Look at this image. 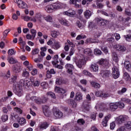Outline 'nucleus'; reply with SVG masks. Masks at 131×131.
Segmentation results:
<instances>
[{"instance_id": "25", "label": "nucleus", "mask_w": 131, "mask_h": 131, "mask_svg": "<svg viewBox=\"0 0 131 131\" xmlns=\"http://www.w3.org/2000/svg\"><path fill=\"white\" fill-rule=\"evenodd\" d=\"M126 120V118L124 116L121 115L119 117L117 121L118 123L121 124L123 122H124Z\"/></svg>"}, {"instance_id": "14", "label": "nucleus", "mask_w": 131, "mask_h": 131, "mask_svg": "<svg viewBox=\"0 0 131 131\" xmlns=\"http://www.w3.org/2000/svg\"><path fill=\"white\" fill-rule=\"evenodd\" d=\"M63 15H66L67 16H69L70 17H73V16L75 15V11L73 10H69L68 11H64L63 13Z\"/></svg>"}, {"instance_id": "59", "label": "nucleus", "mask_w": 131, "mask_h": 131, "mask_svg": "<svg viewBox=\"0 0 131 131\" xmlns=\"http://www.w3.org/2000/svg\"><path fill=\"white\" fill-rule=\"evenodd\" d=\"M14 53L15 51H14V49H9L8 51V55H10V56L14 55Z\"/></svg>"}, {"instance_id": "35", "label": "nucleus", "mask_w": 131, "mask_h": 131, "mask_svg": "<svg viewBox=\"0 0 131 131\" xmlns=\"http://www.w3.org/2000/svg\"><path fill=\"white\" fill-rule=\"evenodd\" d=\"M8 62L9 64H16L18 61H17V59L13 57H10L8 59Z\"/></svg>"}, {"instance_id": "19", "label": "nucleus", "mask_w": 131, "mask_h": 131, "mask_svg": "<svg viewBox=\"0 0 131 131\" xmlns=\"http://www.w3.org/2000/svg\"><path fill=\"white\" fill-rule=\"evenodd\" d=\"M53 115L56 118H61V117L63 116V113L59 110L55 111L53 113Z\"/></svg>"}, {"instance_id": "22", "label": "nucleus", "mask_w": 131, "mask_h": 131, "mask_svg": "<svg viewBox=\"0 0 131 131\" xmlns=\"http://www.w3.org/2000/svg\"><path fill=\"white\" fill-rule=\"evenodd\" d=\"M55 92H56V93H58V94H65V93H66V90L58 86H56Z\"/></svg>"}, {"instance_id": "16", "label": "nucleus", "mask_w": 131, "mask_h": 131, "mask_svg": "<svg viewBox=\"0 0 131 131\" xmlns=\"http://www.w3.org/2000/svg\"><path fill=\"white\" fill-rule=\"evenodd\" d=\"M67 82L66 80H64L61 77L56 78V83L58 85H60V84H66Z\"/></svg>"}, {"instance_id": "48", "label": "nucleus", "mask_w": 131, "mask_h": 131, "mask_svg": "<svg viewBox=\"0 0 131 131\" xmlns=\"http://www.w3.org/2000/svg\"><path fill=\"white\" fill-rule=\"evenodd\" d=\"M47 95L49 96V97H51L52 99H56V95H55V94L53 92H48Z\"/></svg>"}, {"instance_id": "13", "label": "nucleus", "mask_w": 131, "mask_h": 131, "mask_svg": "<svg viewBox=\"0 0 131 131\" xmlns=\"http://www.w3.org/2000/svg\"><path fill=\"white\" fill-rule=\"evenodd\" d=\"M52 6L54 11L62 9V5L61 4V3L59 2L52 4Z\"/></svg>"}, {"instance_id": "45", "label": "nucleus", "mask_w": 131, "mask_h": 131, "mask_svg": "<svg viewBox=\"0 0 131 131\" xmlns=\"http://www.w3.org/2000/svg\"><path fill=\"white\" fill-rule=\"evenodd\" d=\"M97 115H98V113L97 112H93L91 115V119H93V120H96V117H97Z\"/></svg>"}, {"instance_id": "31", "label": "nucleus", "mask_w": 131, "mask_h": 131, "mask_svg": "<svg viewBox=\"0 0 131 131\" xmlns=\"http://www.w3.org/2000/svg\"><path fill=\"white\" fill-rule=\"evenodd\" d=\"M117 108H120L121 109H123L124 108V103L121 101H119L116 102Z\"/></svg>"}, {"instance_id": "2", "label": "nucleus", "mask_w": 131, "mask_h": 131, "mask_svg": "<svg viewBox=\"0 0 131 131\" xmlns=\"http://www.w3.org/2000/svg\"><path fill=\"white\" fill-rule=\"evenodd\" d=\"M98 64L103 67V68L108 69V67H110V63H109V61L107 59H105L104 58L101 59L98 62Z\"/></svg>"}, {"instance_id": "34", "label": "nucleus", "mask_w": 131, "mask_h": 131, "mask_svg": "<svg viewBox=\"0 0 131 131\" xmlns=\"http://www.w3.org/2000/svg\"><path fill=\"white\" fill-rule=\"evenodd\" d=\"M124 37L127 41H131V31H129V34L124 35Z\"/></svg>"}, {"instance_id": "23", "label": "nucleus", "mask_w": 131, "mask_h": 131, "mask_svg": "<svg viewBox=\"0 0 131 131\" xmlns=\"http://www.w3.org/2000/svg\"><path fill=\"white\" fill-rule=\"evenodd\" d=\"M117 108V104H116V102L110 103V109L111 111H115Z\"/></svg>"}, {"instance_id": "32", "label": "nucleus", "mask_w": 131, "mask_h": 131, "mask_svg": "<svg viewBox=\"0 0 131 131\" xmlns=\"http://www.w3.org/2000/svg\"><path fill=\"white\" fill-rule=\"evenodd\" d=\"M42 17V15H41V13H37L36 14V15L35 16V19H36L39 22H41V17Z\"/></svg>"}, {"instance_id": "21", "label": "nucleus", "mask_w": 131, "mask_h": 131, "mask_svg": "<svg viewBox=\"0 0 131 131\" xmlns=\"http://www.w3.org/2000/svg\"><path fill=\"white\" fill-rule=\"evenodd\" d=\"M83 14L85 19H90V18H91L92 16V12L89 10H86L85 12H84Z\"/></svg>"}, {"instance_id": "56", "label": "nucleus", "mask_w": 131, "mask_h": 131, "mask_svg": "<svg viewBox=\"0 0 131 131\" xmlns=\"http://www.w3.org/2000/svg\"><path fill=\"white\" fill-rule=\"evenodd\" d=\"M22 76L23 77H28L29 76V72L27 71L23 72L22 73Z\"/></svg>"}, {"instance_id": "52", "label": "nucleus", "mask_w": 131, "mask_h": 131, "mask_svg": "<svg viewBox=\"0 0 131 131\" xmlns=\"http://www.w3.org/2000/svg\"><path fill=\"white\" fill-rule=\"evenodd\" d=\"M88 27L89 29H93V28H95V24L94 22L89 23Z\"/></svg>"}, {"instance_id": "28", "label": "nucleus", "mask_w": 131, "mask_h": 131, "mask_svg": "<svg viewBox=\"0 0 131 131\" xmlns=\"http://www.w3.org/2000/svg\"><path fill=\"white\" fill-rule=\"evenodd\" d=\"M75 100L77 102H80V101H82V96L81 94L76 93L75 97Z\"/></svg>"}, {"instance_id": "37", "label": "nucleus", "mask_w": 131, "mask_h": 131, "mask_svg": "<svg viewBox=\"0 0 131 131\" xmlns=\"http://www.w3.org/2000/svg\"><path fill=\"white\" fill-rule=\"evenodd\" d=\"M83 74L86 76H89V77H93V74L89 72L88 70H83Z\"/></svg>"}, {"instance_id": "55", "label": "nucleus", "mask_w": 131, "mask_h": 131, "mask_svg": "<svg viewBox=\"0 0 131 131\" xmlns=\"http://www.w3.org/2000/svg\"><path fill=\"white\" fill-rule=\"evenodd\" d=\"M76 25L80 29H82V28H83V25H82V24H81L79 20L77 21Z\"/></svg>"}, {"instance_id": "5", "label": "nucleus", "mask_w": 131, "mask_h": 131, "mask_svg": "<svg viewBox=\"0 0 131 131\" xmlns=\"http://www.w3.org/2000/svg\"><path fill=\"white\" fill-rule=\"evenodd\" d=\"M113 72H112V75L115 78V79H117L118 77H119V75L120 74H119V70H118V68L116 66H114L113 69Z\"/></svg>"}, {"instance_id": "50", "label": "nucleus", "mask_w": 131, "mask_h": 131, "mask_svg": "<svg viewBox=\"0 0 131 131\" xmlns=\"http://www.w3.org/2000/svg\"><path fill=\"white\" fill-rule=\"evenodd\" d=\"M124 78L126 79V80H129L130 79V76L127 72H125L124 74Z\"/></svg>"}, {"instance_id": "41", "label": "nucleus", "mask_w": 131, "mask_h": 131, "mask_svg": "<svg viewBox=\"0 0 131 131\" xmlns=\"http://www.w3.org/2000/svg\"><path fill=\"white\" fill-rule=\"evenodd\" d=\"M9 119V117L7 115H3L1 117V120H2L3 122H6V121H8Z\"/></svg>"}, {"instance_id": "17", "label": "nucleus", "mask_w": 131, "mask_h": 131, "mask_svg": "<svg viewBox=\"0 0 131 131\" xmlns=\"http://www.w3.org/2000/svg\"><path fill=\"white\" fill-rule=\"evenodd\" d=\"M46 77L47 78H52V74H56V71L54 69H51L50 70L47 71Z\"/></svg>"}, {"instance_id": "39", "label": "nucleus", "mask_w": 131, "mask_h": 131, "mask_svg": "<svg viewBox=\"0 0 131 131\" xmlns=\"http://www.w3.org/2000/svg\"><path fill=\"white\" fill-rule=\"evenodd\" d=\"M60 34V33L57 31H51V36L52 37L56 38Z\"/></svg>"}, {"instance_id": "8", "label": "nucleus", "mask_w": 131, "mask_h": 131, "mask_svg": "<svg viewBox=\"0 0 131 131\" xmlns=\"http://www.w3.org/2000/svg\"><path fill=\"white\" fill-rule=\"evenodd\" d=\"M114 49L120 52H125L126 48L121 44H117L114 46Z\"/></svg>"}, {"instance_id": "26", "label": "nucleus", "mask_w": 131, "mask_h": 131, "mask_svg": "<svg viewBox=\"0 0 131 131\" xmlns=\"http://www.w3.org/2000/svg\"><path fill=\"white\" fill-rule=\"evenodd\" d=\"M13 71L14 73H19L21 71V67L18 65L14 66L13 67Z\"/></svg>"}, {"instance_id": "40", "label": "nucleus", "mask_w": 131, "mask_h": 131, "mask_svg": "<svg viewBox=\"0 0 131 131\" xmlns=\"http://www.w3.org/2000/svg\"><path fill=\"white\" fill-rule=\"evenodd\" d=\"M94 53L96 56H100V55H102V51L99 49H95Z\"/></svg>"}, {"instance_id": "58", "label": "nucleus", "mask_w": 131, "mask_h": 131, "mask_svg": "<svg viewBox=\"0 0 131 131\" xmlns=\"http://www.w3.org/2000/svg\"><path fill=\"white\" fill-rule=\"evenodd\" d=\"M59 59V55L58 54H56L53 57V60L56 63H59V61H58V59Z\"/></svg>"}, {"instance_id": "6", "label": "nucleus", "mask_w": 131, "mask_h": 131, "mask_svg": "<svg viewBox=\"0 0 131 131\" xmlns=\"http://www.w3.org/2000/svg\"><path fill=\"white\" fill-rule=\"evenodd\" d=\"M17 78H18V77L16 75L12 76L11 78L9 80V83L10 84H13V87L14 88V89L16 88V85H17Z\"/></svg>"}, {"instance_id": "4", "label": "nucleus", "mask_w": 131, "mask_h": 131, "mask_svg": "<svg viewBox=\"0 0 131 131\" xmlns=\"http://www.w3.org/2000/svg\"><path fill=\"white\" fill-rule=\"evenodd\" d=\"M13 2L17 4L18 8L20 9H26L27 8V4L21 0H13Z\"/></svg>"}, {"instance_id": "47", "label": "nucleus", "mask_w": 131, "mask_h": 131, "mask_svg": "<svg viewBox=\"0 0 131 131\" xmlns=\"http://www.w3.org/2000/svg\"><path fill=\"white\" fill-rule=\"evenodd\" d=\"M83 38H86V36L85 35H78L76 38V40H80V39H83Z\"/></svg>"}, {"instance_id": "61", "label": "nucleus", "mask_w": 131, "mask_h": 131, "mask_svg": "<svg viewBox=\"0 0 131 131\" xmlns=\"http://www.w3.org/2000/svg\"><path fill=\"white\" fill-rule=\"evenodd\" d=\"M31 74L33 76L36 75V74H37V69H33L31 72Z\"/></svg>"}, {"instance_id": "49", "label": "nucleus", "mask_w": 131, "mask_h": 131, "mask_svg": "<svg viewBox=\"0 0 131 131\" xmlns=\"http://www.w3.org/2000/svg\"><path fill=\"white\" fill-rule=\"evenodd\" d=\"M49 100V98L48 97H46V96H43L41 98V102L42 104H45V103H47V101Z\"/></svg>"}, {"instance_id": "64", "label": "nucleus", "mask_w": 131, "mask_h": 131, "mask_svg": "<svg viewBox=\"0 0 131 131\" xmlns=\"http://www.w3.org/2000/svg\"><path fill=\"white\" fill-rule=\"evenodd\" d=\"M115 122H113L112 123H111L110 125V128L111 129H114V128H115Z\"/></svg>"}, {"instance_id": "54", "label": "nucleus", "mask_w": 131, "mask_h": 131, "mask_svg": "<svg viewBox=\"0 0 131 131\" xmlns=\"http://www.w3.org/2000/svg\"><path fill=\"white\" fill-rule=\"evenodd\" d=\"M14 111H15L16 112H17V113H19V114H22L23 113V111L22 110H21V108L16 107L14 108Z\"/></svg>"}, {"instance_id": "53", "label": "nucleus", "mask_w": 131, "mask_h": 131, "mask_svg": "<svg viewBox=\"0 0 131 131\" xmlns=\"http://www.w3.org/2000/svg\"><path fill=\"white\" fill-rule=\"evenodd\" d=\"M31 83H32V82L31 81L27 80L25 81V87L26 88H29V86H30V85H31Z\"/></svg>"}, {"instance_id": "46", "label": "nucleus", "mask_w": 131, "mask_h": 131, "mask_svg": "<svg viewBox=\"0 0 131 131\" xmlns=\"http://www.w3.org/2000/svg\"><path fill=\"white\" fill-rule=\"evenodd\" d=\"M31 33L33 38H35V36H36V30L34 29H31Z\"/></svg>"}, {"instance_id": "42", "label": "nucleus", "mask_w": 131, "mask_h": 131, "mask_svg": "<svg viewBox=\"0 0 131 131\" xmlns=\"http://www.w3.org/2000/svg\"><path fill=\"white\" fill-rule=\"evenodd\" d=\"M124 126L127 129H131V121L126 122L124 124Z\"/></svg>"}, {"instance_id": "20", "label": "nucleus", "mask_w": 131, "mask_h": 131, "mask_svg": "<svg viewBox=\"0 0 131 131\" xmlns=\"http://www.w3.org/2000/svg\"><path fill=\"white\" fill-rule=\"evenodd\" d=\"M39 126L40 129H46L49 127V123L47 122H42L39 124Z\"/></svg>"}, {"instance_id": "1", "label": "nucleus", "mask_w": 131, "mask_h": 131, "mask_svg": "<svg viewBox=\"0 0 131 131\" xmlns=\"http://www.w3.org/2000/svg\"><path fill=\"white\" fill-rule=\"evenodd\" d=\"M23 86H25V80L24 79H21L18 83H16L15 88L13 90L14 93L18 97H21L23 93L22 90Z\"/></svg>"}, {"instance_id": "27", "label": "nucleus", "mask_w": 131, "mask_h": 131, "mask_svg": "<svg viewBox=\"0 0 131 131\" xmlns=\"http://www.w3.org/2000/svg\"><path fill=\"white\" fill-rule=\"evenodd\" d=\"M53 47L54 48V50H58L61 48V44L58 41L55 40L53 42Z\"/></svg>"}, {"instance_id": "60", "label": "nucleus", "mask_w": 131, "mask_h": 131, "mask_svg": "<svg viewBox=\"0 0 131 131\" xmlns=\"http://www.w3.org/2000/svg\"><path fill=\"white\" fill-rule=\"evenodd\" d=\"M38 53H39V49H34L32 52V55H36V54H38Z\"/></svg>"}, {"instance_id": "36", "label": "nucleus", "mask_w": 131, "mask_h": 131, "mask_svg": "<svg viewBox=\"0 0 131 131\" xmlns=\"http://www.w3.org/2000/svg\"><path fill=\"white\" fill-rule=\"evenodd\" d=\"M18 123H19L21 126L24 125V124H26V119L24 118H20L18 120Z\"/></svg>"}, {"instance_id": "15", "label": "nucleus", "mask_w": 131, "mask_h": 131, "mask_svg": "<svg viewBox=\"0 0 131 131\" xmlns=\"http://www.w3.org/2000/svg\"><path fill=\"white\" fill-rule=\"evenodd\" d=\"M65 68L67 69L68 73H69V74H72V71L73 70V68H74L73 65L70 63H67L65 66Z\"/></svg>"}, {"instance_id": "38", "label": "nucleus", "mask_w": 131, "mask_h": 131, "mask_svg": "<svg viewBox=\"0 0 131 131\" xmlns=\"http://www.w3.org/2000/svg\"><path fill=\"white\" fill-rule=\"evenodd\" d=\"M43 18L47 22H53V17L52 16L48 15L47 16H43Z\"/></svg>"}, {"instance_id": "18", "label": "nucleus", "mask_w": 131, "mask_h": 131, "mask_svg": "<svg viewBox=\"0 0 131 131\" xmlns=\"http://www.w3.org/2000/svg\"><path fill=\"white\" fill-rule=\"evenodd\" d=\"M45 10L47 13H53V12H55L54 7L53 6V4L50 5H47L45 7Z\"/></svg>"}, {"instance_id": "51", "label": "nucleus", "mask_w": 131, "mask_h": 131, "mask_svg": "<svg viewBox=\"0 0 131 131\" xmlns=\"http://www.w3.org/2000/svg\"><path fill=\"white\" fill-rule=\"evenodd\" d=\"M97 13H98V14L99 13L102 14V15H104V16H106L107 17L109 16V14L107 13V12L103 10H98Z\"/></svg>"}, {"instance_id": "10", "label": "nucleus", "mask_w": 131, "mask_h": 131, "mask_svg": "<svg viewBox=\"0 0 131 131\" xmlns=\"http://www.w3.org/2000/svg\"><path fill=\"white\" fill-rule=\"evenodd\" d=\"M30 100H31V101H34L36 104H37L38 105L42 104L41 98L40 97H37L36 96H34L30 98Z\"/></svg>"}, {"instance_id": "29", "label": "nucleus", "mask_w": 131, "mask_h": 131, "mask_svg": "<svg viewBox=\"0 0 131 131\" xmlns=\"http://www.w3.org/2000/svg\"><path fill=\"white\" fill-rule=\"evenodd\" d=\"M69 104L72 105L73 108H76V106H77V104L75 102V101L72 99H69L68 100Z\"/></svg>"}, {"instance_id": "63", "label": "nucleus", "mask_w": 131, "mask_h": 131, "mask_svg": "<svg viewBox=\"0 0 131 131\" xmlns=\"http://www.w3.org/2000/svg\"><path fill=\"white\" fill-rule=\"evenodd\" d=\"M100 97L101 98H107V97H108V94H106L105 93H103L102 92H101Z\"/></svg>"}, {"instance_id": "62", "label": "nucleus", "mask_w": 131, "mask_h": 131, "mask_svg": "<svg viewBox=\"0 0 131 131\" xmlns=\"http://www.w3.org/2000/svg\"><path fill=\"white\" fill-rule=\"evenodd\" d=\"M107 123H108V121L107 120H105V119H104V120H103V121L102 122V124L103 126H107Z\"/></svg>"}, {"instance_id": "11", "label": "nucleus", "mask_w": 131, "mask_h": 131, "mask_svg": "<svg viewBox=\"0 0 131 131\" xmlns=\"http://www.w3.org/2000/svg\"><path fill=\"white\" fill-rule=\"evenodd\" d=\"M59 21L62 25H64V26H67L68 27L70 26V23L67 19L64 18H59Z\"/></svg>"}, {"instance_id": "9", "label": "nucleus", "mask_w": 131, "mask_h": 131, "mask_svg": "<svg viewBox=\"0 0 131 131\" xmlns=\"http://www.w3.org/2000/svg\"><path fill=\"white\" fill-rule=\"evenodd\" d=\"M96 20L99 26H104V25L107 24V20H105L101 17L96 18Z\"/></svg>"}, {"instance_id": "43", "label": "nucleus", "mask_w": 131, "mask_h": 131, "mask_svg": "<svg viewBox=\"0 0 131 131\" xmlns=\"http://www.w3.org/2000/svg\"><path fill=\"white\" fill-rule=\"evenodd\" d=\"M42 108L43 113H44L45 115H46V114L49 112V106L47 105H44Z\"/></svg>"}, {"instance_id": "57", "label": "nucleus", "mask_w": 131, "mask_h": 131, "mask_svg": "<svg viewBox=\"0 0 131 131\" xmlns=\"http://www.w3.org/2000/svg\"><path fill=\"white\" fill-rule=\"evenodd\" d=\"M10 31H11V30L10 29L5 30L3 33L4 36L7 37V36L8 35V34L9 33V32H10Z\"/></svg>"}, {"instance_id": "3", "label": "nucleus", "mask_w": 131, "mask_h": 131, "mask_svg": "<svg viewBox=\"0 0 131 131\" xmlns=\"http://www.w3.org/2000/svg\"><path fill=\"white\" fill-rule=\"evenodd\" d=\"M85 64H86V60L84 57L80 58L77 62H76V66L80 69L82 68V66H84Z\"/></svg>"}, {"instance_id": "30", "label": "nucleus", "mask_w": 131, "mask_h": 131, "mask_svg": "<svg viewBox=\"0 0 131 131\" xmlns=\"http://www.w3.org/2000/svg\"><path fill=\"white\" fill-rule=\"evenodd\" d=\"M91 83L92 86H93V88H94V89H97V90L100 89V84H99L98 83L92 81Z\"/></svg>"}, {"instance_id": "7", "label": "nucleus", "mask_w": 131, "mask_h": 131, "mask_svg": "<svg viewBox=\"0 0 131 131\" xmlns=\"http://www.w3.org/2000/svg\"><path fill=\"white\" fill-rule=\"evenodd\" d=\"M100 75L103 77V78H108L111 75V73L109 70H101L100 71Z\"/></svg>"}, {"instance_id": "24", "label": "nucleus", "mask_w": 131, "mask_h": 131, "mask_svg": "<svg viewBox=\"0 0 131 131\" xmlns=\"http://www.w3.org/2000/svg\"><path fill=\"white\" fill-rule=\"evenodd\" d=\"M99 108L101 111H108V106H107V104L104 103H102L100 104Z\"/></svg>"}, {"instance_id": "44", "label": "nucleus", "mask_w": 131, "mask_h": 131, "mask_svg": "<svg viewBox=\"0 0 131 131\" xmlns=\"http://www.w3.org/2000/svg\"><path fill=\"white\" fill-rule=\"evenodd\" d=\"M84 53L85 55H88V56H91L92 55V50L90 49H86L84 51Z\"/></svg>"}, {"instance_id": "12", "label": "nucleus", "mask_w": 131, "mask_h": 131, "mask_svg": "<svg viewBox=\"0 0 131 131\" xmlns=\"http://www.w3.org/2000/svg\"><path fill=\"white\" fill-rule=\"evenodd\" d=\"M90 70L91 72H98L99 71V66L97 64H92L90 67Z\"/></svg>"}, {"instance_id": "33", "label": "nucleus", "mask_w": 131, "mask_h": 131, "mask_svg": "<svg viewBox=\"0 0 131 131\" xmlns=\"http://www.w3.org/2000/svg\"><path fill=\"white\" fill-rule=\"evenodd\" d=\"M77 123L79 125H84V123H85V121L82 118L79 119L77 121Z\"/></svg>"}]
</instances>
